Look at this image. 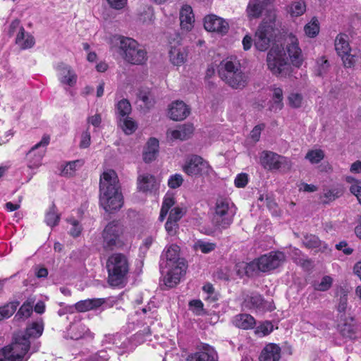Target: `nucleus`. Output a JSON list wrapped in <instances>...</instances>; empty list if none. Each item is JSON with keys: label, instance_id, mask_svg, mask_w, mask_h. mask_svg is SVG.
<instances>
[{"label": "nucleus", "instance_id": "12", "mask_svg": "<svg viewBox=\"0 0 361 361\" xmlns=\"http://www.w3.org/2000/svg\"><path fill=\"white\" fill-rule=\"evenodd\" d=\"M210 169L209 163L196 154L190 156L183 166V171L190 176L208 174Z\"/></svg>", "mask_w": 361, "mask_h": 361}, {"label": "nucleus", "instance_id": "57", "mask_svg": "<svg viewBox=\"0 0 361 361\" xmlns=\"http://www.w3.org/2000/svg\"><path fill=\"white\" fill-rule=\"evenodd\" d=\"M165 228L169 235L173 236L179 228L178 224L167 219L165 224Z\"/></svg>", "mask_w": 361, "mask_h": 361}, {"label": "nucleus", "instance_id": "63", "mask_svg": "<svg viewBox=\"0 0 361 361\" xmlns=\"http://www.w3.org/2000/svg\"><path fill=\"white\" fill-rule=\"evenodd\" d=\"M88 123L92 124L94 127H99L102 122L100 114H95L87 118Z\"/></svg>", "mask_w": 361, "mask_h": 361}, {"label": "nucleus", "instance_id": "15", "mask_svg": "<svg viewBox=\"0 0 361 361\" xmlns=\"http://www.w3.org/2000/svg\"><path fill=\"white\" fill-rule=\"evenodd\" d=\"M204 27L209 32L226 35L229 29L228 23L222 18L209 14L204 18Z\"/></svg>", "mask_w": 361, "mask_h": 361}, {"label": "nucleus", "instance_id": "22", "mask_svg": "<svg viewBox=\"0 0 361 361\" xmlns=\"http://www.w3.org/2000/svg\"><path fill=\"white\" fill-rule=\"evenodd\" d=\"M180 24L181 28L186 31L190 30L193 27L195 16L191 6L185 5L180 11Z\"/></svg>", "mask_w": 361, "mask_h": 361}, {"label": "nucleus", "instance_id": "31", "mask_svg": "<svg viewBox=\"0 0 361 361\" xmlns=\"http://www.w3.org/2000/svg\"><path fill=\"white\" fill-rule=\"evenodd\" d=\"M349 290L343 286H339L336 290V297H338V305L336 309L338 312L345 314L348 306V295Z\"/></svg>", "mask_w": 361, "mask_h": 361}, {"label": "nucleus", "instance_id": "27", "mask_svg": "<svg viewBox=\"0 0 361 361\" xmlns=\"http://www.w3.org/2000/svg\"><path fill=\"white\" fill-rule=\"evenodd\" d=\"M194 132V127L192 123L181 125L178 129L171 131V139L185 140L190 137Z\"/></svg>", "mask_w": 361, "mask_h": 361}, {"label": "nucleus", "instance_id": "34", "mask_svg": "<svg viewBox=\"0 0 361 361\" xmlns=\"http://www.w3.org/2000/svg\"><path fill=\"white\" fill-rule=\"evenodd\" d=\"M61 214L58 212L56 204L53 202L45 215V222L47 226L54 227L58 225Z\"/></svg>", "mask_w": 361, "mask_h": 361}, {"label": "nucleus", "instance_id": "60", "mask_svg": "<svg viewBox=\"0 0 361 361\" xmlns=\"http://www.w3.org/2000/svg\"><path fill=\"white\" fill-rule=\"evenodd\" d=\"M264 124L256 126L250 133V136L255 141H258L260 137L261 131L264 128Z\"/></svg>", "mask_w": 361, "mask_h": 361}, {"label": "nucleus", "instance_id": "56", "mask_svg": "<svg viewBox=\"0 0 361 361\" xmlns=\"http://www.w3.org/2000/svg\"><path fill=\"white\" fill-rule=\"evenodd\" d=\"M235 185L237 188H245L248 183V176L245 173L238 174L235 179Z\"/></svg>", "mask_w": 361, "mask_h": 361}, {"label": "nucleus", "instance_id": "1", "mask_svg": "<svg viewBox=\"0 0 361 361\" xmlns=\"http://www.w3.org/2000/svg\"><path fill=\"white\" fill-rule=\"evenodd\" d=\"M99 204L109 213L119 210L123 204V198L118 176L114 170L104 171L101 175Z\"/></svg>", "mask_w": 361, "mask_h": 361}, {"label": "nucleus", "instance_id": "46", "mask_svg": "<svg viewBox=\"0 0 361 361\" xmlns=\"http://www.w3.org/2000/svg\"><path fill=\"white\" fill-rule=\"evenodd\" d=\"M306 10V6L304 1H294L290 5V14L293 16H300L302 15Z\"/></svg>", "mask_w": 361, "mask_h": 361}, {"label": "nucleus", "instance_id": "55", "mask_svg": "<svg viewBox=\"0 0 361 361\" xmlns=\"http://www.w3.org/2000/svg\"><path fill=\"white\" fill-rule=\"evenodd\" d=\"M109 355L106 350H99L94 355H92L87 361H108Z\"/></svg>", "mask_w": 361, "mask_h": 361}, {"label": "nucleus", "instance_id": "37", "mask_svg": "<svg viewBox=\"0 0 361 361\" xmlns=\"http://www.w3.org/2000/svg\"><path fill=\"white\" fill-rule=\"evenodd\" d=\"M19 305V301H12L2 307H0V321L11 317Z\"/></svg>", "mask_w": 361, "mask_h": 361}, {"label": "nucleus", "instance_id": "25", "mask_svg": "<svg viewBox=\"0 0 361 361\" xmlns=\"http://www.w3.org/2000/svg\"><path fill=\"white\" fill-rule=\"evenodd\" d=\"M159 152V140L151 137L147 143V147L143 152V160L145 163H150L155 160Z\"/></svg>", "mask_w": 361, "mask_h": 361}, {"label": "nucleus", "instance_id": "17", "mask_svg": "<svg viewBox=\"0 0 361 361\" xmlns=\"http://www.w3.org/2000/svg\"><path fill=\"white\" fill-rule=\"evenodd\" d=\"M190 113V108L183 101L179 100L172 102L169 109V117L173 121L184 120Z\"/></svg>", "mask_w": 361, "mask_h": 361}, {"label": "nucleus", "instance_id": "7", "mask_svg": "<svg viewBox=\"0 0 361 361\" xmlns=\"http://www.w3.org/2000/svg\"><path fill=\"white\" fill-rule=\"evenodd\" d=\"M123 233V226L118 221L113 220L109 222L102 233L103 248L106 250H113L121 246V236Z\"/></svg>", "mask_w": 361, "mask_h": 361}, {"label": "nucleus", "instance_id": "5", "mask_svg": "<svg viewBox=\"0 0 361 361\" xmlns=\"http://www.w3.org/2000/svg\"><path fill=\"white\" fill-rule=\"evenodd\" d=\"M119 49L124 59L132 64H142L146 61V51L130 37H119Z\"/></svg>", "mask_w": 361, "mask_h": 361}, {"label": "nucleus", "instance_id": "53", "mask_svg": "<svg viewBox=\"0 0 361 361\" xmlns=\"http://www.w3.org/2000/svg\"><path fill=\"white\" fill-rule=\"evenodd\" d=\"M35 301V298H28L24 302V318H29L32 316Z\"/></svg>", "mask_w": 361, "mask_h": 361}, {"label": "nucleus", "instance_id": "38", "mask_svg": "<svg viewBox=\"0 0 361 361\" xmlns=\"http://www.w3.org/2000/svg\"><path fill=\"white\" fill-rule=\"evenodd\" d=\"M343 193L342 188H332L324 190L323 196L321 197L325 198L322 200L323 204H329V202L334 201L337 198L340 197Z\"/></svg>", "mask_w": 361, "mask_h": 361}, {"label": "nucleus", "instance_id": "61", "mask_svg": "<svg viewBox=\"0 0 361 361\" xmlns=\"http://www.w3.org/2000/svg\"><path fill=\"white\" fill-rule=\"evenodd\" d=\"M35 44L34 37L28 33L24 32V49L32 47Z\"/></svg>", "mask_w": 361, "mask_h": 361}, {"label": "nucleus", "instance_id": "42", "mask_svg": "<svg viewBox=\"0 0 361 361\" xmlns=\"http://www.w3.org/2000/svg\"><path fill=\"white\" fill-rule=\"evenodd\" d=\"M304 30L308 37H316L319 32L318 20L315 17L312 18L311 21L305 26Z\"/></svg>", "mask_w": 361, "mask_h": 361}, {"label": "nucleus", "instance_id": "50", "mask_svg": "<svg viewBox=\"0 0 361 361\" xmlns=\"http://www.w3.org/2000/svg\"><path fill=\"white\" fill-rule=\"evenodd\" d=\"M183 182V178L180 174L176 173L169 177L168 185L170 188L176 189L179 188Z\"/></svg>", "mask_w": 361, "mask_h": 361}, {"label": "nucleus", "instance_id": "36", "mask_svg": "<svg viewBox=\"0 0 361 361\" xmlns=\"http://www.w3.org/2000/svg\"><path fill=\"white\" fill-rule=\"evenodd\" d=\"M240 69L239 66L235 65L233 61H228L224 64V67H221L219 71V74L221 78L224 80L228 77L231 78V75H233Z\"/></svg>", "mask_w": 361, "mask_h": 361}, {"label": "nucleus", "instance_id": "47", "mask_svg": "<svg viewBox=\"0 0 361 361\" xmlns=\"http://www.w3.org/2000/svg\"><path fill=\"white\" fill-rule=\"evenodd\" d=\"M273 100L274 105L272 108L276 107V109H281L283 107V90L280 87H275L273 90Z\"/></svg>", "mask_w": 361, "mask_h": 361}, {"label": "nucleus", "instance_id": "58", "mask_svg": "<svg viewBox=\"0 0 361 361\" xmlns=\"http://www.w3.org/2000/svg\"><path fill=\"white\" fill-rule=\"evenodd\" d=\"M90 140H91L90 133L89 132L88 130H87L85 132H83L82 134L80 147L81 148L88 147L90 145Z\"/></svg>", "mask_w": 361, "mask_h": 361}, {"label": "nucleus", "instance_id": "26", "mask_svg": "<svg viewBox=\"0 0 361 361\" xmlns=\"http://www.w3.org/2000/svg\"><path fill=\"white\" fill-rule=\"evenodd\" d=\"M105 302L104 298H92L80 300L75 303V309L80 312L95 310L101 307Z\"/></svg>", "mask_w": 361, "mask_h": 361}, {"label": "nucleus", "instance_id": "23", "mask_svg": "<svg viewBox=\"0 0 361 361\" xmlns=\"http://www.w3.org/2000/svg\"><path fill=\"white\" fill-rule=\"evenodd\" d=\"M287 52L293 66L299 68L302 63V55L296 39H293L291 43L287 45Z\"/></svg>", "mask_w": 361, "mask_h": 361}, {"label": "nucleus", "instance_id": "64", "mask_svg": "<svg viewBox=\"0 0 361 361\" xmlns=\"http://www.w3.org/2000/svg\"><path fill=\"white\" fill-rule=\"evenodd\" d=\"M350 191L357 197V200L361 204V186L353 185L350 188Z\"/></svg>", "mask_w": 361, "mask_h": 361}, {"label": "nucleus", "instance_id": "30", "mask_svg": "<svg viewBox=\"0 0 361 361\" xmlns=\"http://www.w3.org/2000/svg\"><path fill=\"white\" fill-rule=\"evenodd\" d=\"M233 322L235 326L242 329H253L255 325L254 317L248 314H240L236 315Z\"/></svg>", "mask_w": 361, "mask_h": 361}, {"label": "nucleus", "instance_id": "28", "mask_svg": "<svg viewBox=\"0 0 361 361\" xmlns=\"http://www.w3.org/2000/svg\"><path fill=\"white\" fill-rule=\"evenodd\" d=\"M229 86L234 89H243L247 85V77L240 69L231 78L228 77L224 80Z\"/></svg>", "mask_w": 361, "mask_h": 361}, {"label": "nucleus", "instance_id": "39", "mask_svg": "<svg viewBox=\"0 0 361 361\" xmlns=\"http://www.w3.org/2000/svg\"><path fill=\"white\" fill-rule=\"evenodd\" d=\"M84 164V161L78 159L68 162L62 170V175L64 176H73L76 170L82 167Z\"/></svg>", "mask_w": 361, "mask_h": 361}, {"label": "nucleus", "instance_id": "41", "mask_svg": "<svg viewBox=\"0 0 361 361\" xmlns=\"http://www.w3.org/2000/svg\"><path fill=\"white\" fill-rule=\"evenodd\" d=\"M193 247L196 250H200L204 254H207L216 249V244L214 243L206 242L202 240H198L195 243Z\"/></svg>", "mask_w": 361, "mask_h": 361}, {"label": "nucleus", "instance_id": "18", "mask_svg": "<svg viewBox=\"0 0 361 361\" xmlns=\"http://www.w3.org/2000/svg\"><path fill=\"white\" fill-rule=\"evenodd\" d=\"M243 304L249 309H256L260 311L271 310L269 307H267V302L258 293H252L247 295L244 299Z\"/></svg>", "mask_w": 361, "mask_h": 361}, {"label": "nucleus", "instance_id": "29", "mask_svg": "<svg viewBox=\"0 0 361 361\" xmlns=\"http://www.w3.org/2000/svg\"><path fill=\"white\" fill-rule=\"evenodd\" d=\"M169 54L171 62L175 66H180L186 61L187 53L184 47H171Z\"/></svg>", "mask_w": 361, "mask_h": 361}, {"label": "nucleus", "instance_id": "54", "mask_svg": "<svg viewBox=\"0 0 361 361\" xmlns=\"http://www.w3.org/2000/svg\"><path fill=\"white\" fill-rule=\"evenodd\" d=\"M189 306L196 314H202L203 312V303L201 300H192L189 302Z\"/></svg>", "mask_w": 361, "mask_h": 361}, {"label": "nucleus", "instance_id": "43", "mask_svg": "<svg viewBox=\"0 0 361 361\" xmlns=\"http://www.w3.org/2000/svg\"><path fill=\"white\" fill-rule=\"evenodd\" d=\"M333 279L330 276H324L322 277L321 282L314 281L313 287L314 290L318 291H326L332 286Z\"/></svg>", "mask_w": 361, "mask_h": 361}, {"label": "nucleus", "instance_id": "48", "mask_svg": "<svg viewBox=\"0 0 361 361\" xmlns=\"http://www.w3.org/2000/svg\"><path fill=\"white\" fill-rule=\"evenodd\" d=\"M185 213V212L183 210V209L178 207H174L170 211L168 220L178 224V221L184 216Z\"/></svg>", "mask_w": 361, "mask_h": 361}, {"label": "nucleus", "instance_id": "16", "mask_svg": "<svg viewBox=\"0 0 361 361\" xmlns=\"http://www.w3.org/2000/svg\"><path fill=\"white\" fill-rule=\"evenodd\" d=\"M235 271L240 277H243L244 276L252 277L257 276L262 271V269L257 258L249 263L242 262L236 264Z\"/></svg>", "mask_w": 361, "mask_h": 361}, {"label": "nucleus", "instance_id": "24", "mask_svg": "<svg viewBox=\"0 0 361 361\" xmlns=\"http://www.w3.org/2000/svg\"><path fill=\"white\" fill-rule=\"evenodd\" d=\"M204 351L189 355L186 361H217V355L208 345L204 348Z\"/></svg>", "mask_w": 361, "mask_h": 361}, {"label": "nucleus", "instance_id": "11", "mask_svg": "<svg viewBox=\"0 0 361 361\" xmlns=\"http://www.w3.org/2000/svg\"><path fill=\"white\" fill-rule=\"evenodd\" d=\"M0 361H23V334H15L11 343L0 350Z\"/></svg>", "mask_w": 361, "mask_h": 361}, {"label": "nucleus", "instance_id": "6", "mask_svg": "<svg viewBox=\"0 0 361 361\" xmlns=\"http://www.w3.org/2000/svg\"><path fill=\"white\" fill-rule=\"evenodd\" d=\"M236 212V207L228 200H218L212 218L214 225L219 228L226 229L232 224Z\"/></svg>", "mask_w": 361, "mask_h": 361}, {"label": "nucleus", "instance_id": "52", "mask_svg": "<svg viewBox=\"0 0 361 361\" xmlns=\"http://www.w3.org/2000/svg\"><path fill=\"white\" fill-rule=\"evenodd\" d=\"M341 59L344 66L346 68L354 66L357 61V56L355 54H350V52L342 56Z\"/></svg>", "mask_w": 361, "mask_h": 361}, {"label": "nucleus", "instance_id": "20", "mask_svg": "<svg viewBox=\"0 0 361 361\" xmlns=\"http://www.w3.org/2000/svg\"><path fill=\"white\" fill-rule=\"evenodd\" d=\"M57 69L61 75V82L73 87L77 81V75L71 68V66L65 64L60 63L57 66Z\"/></svg>", "mask_w": 361, "mask_h": 361}, {"label": "nucleus", "instance_id": "35", "mask_svg": "<svg viewBox=\"0 0 361 361\" xmlns=\"http://www.w3.org/2000/svg\"><path fill=\"white\" fill-rule=\"evenodd\" d=\"M132 110L131 104L127 99L119 101L116 106V114L118 119L128 116Z\"/></svg>", "mask_w": 361, "mask_h": 361}, {"label": "nucleus", "instance_id": "4", "mask_svg": "<svg viewBox=\"0 0 361 361\" xmlns=\"http://www.w3.org/2000/svg\"><path fill=\"white\" fill-rule=\"evenodd\" d=\"M276 15L271 13L267 19H264L259 25L255 35L254 44L260 51H266L274 38Z\"/></svg>", "mask_w": 361, "mask_h": 361}, {"label": "nucleus", "instance_id": "8", "mask_svg": "<svg viewBox=\"0 0 361 361\" xmlns=\"http://www.w3.org/2000/svg\"><path fill=\"white\" fill-rule=\"evenodd\" d=\"M267 63L273 74H283L288 66L284 49L279 45L273 46L267 53Z\"/></svg>", "mask_w": 361, "mask_h": 361}, {"label": "nucleus", "instance_id": "9", "mask_svg": "<svg viewBox=\"0 0 361 361\" xmlns=\"http://www.w3.org/2000/svg\"><path fill=\"white\" fill-rule=\"evenodd\" d=\"M43 330L44 322L42 318L27 324L24 330V358L30 350L34 353L38 350V345L33 343V341L42 336Z\"/></svg>", "mask_w": 361, "mask_h": 361}, {"label": "nucleus", "instance_id": "45", "mask_svg": "<svg viewBox=\"0 0 361 361\" xmlns=\"http://www.w3.org/2000/svg\"><path fill=\"white\" fill-rule=\"evenodd\" d=\"M302 243L308 248H317L321 245V240L314 235H305Z\"/></svg>", "mask_w": 361, "mask_h": 361}, {"label": "nucleus", "instance_id": "19", "mask_svg": "<svg viewBox=\"0 0 361 361\" xmlns=\"http://www.w3.org/2000/svg\"><path fill=\"white\" fill-rule=\"evenodd\" d=\"M281 358V348L275 343L267 345L261 352L259 361H279Z\"/></svg>", "mask_w": 361, "mask_h": 361}, {"label": "nucleus", "instance_id": "59", "mask_svg": "<svg viewBox=\"0 0 361 361\" xmlns=\"http://www.w3.org/2000/svg\"><path fill=\"white\" fill-rule=\"evenodd\" d=\"M175 203V198L173 196H166L162 202L161 209L169 212Z\"/></svg>", "mask_w": 361, "mask_h": 361}, {"label": "nucleus", "instance_id": "33", "mask_svg": "<svg viewBox=\"0 0 361 361\" xmlns=\"http://www.w3.org/2000/svg\"><path fill=\"white\" fill-rule=\"evenodd\" d=\"M347 38L346 35L339 34L335 39V49L341 57L351 51Z\"/></svg>", "mask_w": 361, "mask_h": 361}, {"label": "nucleus", "instance_id": "32", "mask_svg": "<svg viewBox=\"0 0 361 361\" xmlns=\"http://www.w3.org/2000/svg\"><path fill=\"white\" fill-rule=\"evenodd\" d=\"M267 3L263 0H250L247 12L250 18H259L263 10L265 8Z\"/></svg>", "mask_w": 361, "mask_h": 361}, {"label": "nucleus", "instance_id": "2", "mask_svg": "<svg viewBox=\"0 0 361 361\" xmlns=\"http://www.w3.org/2000/svg\"><path fill=\"white\" fill-rule=\"evenodd\" d=\"M179 252L178 245H171L166 250H164L161 256L160 271L162 275L166 273L164 283L170 288L180 282V277L185 274L188 267L185 259L180 257Z\"/></svg>", "mask_w": 361, "mask_h": 361}, {"label": "nucleus", "instance_id": "49", "mask_svg": "<svg viewBox=\"0 0 361 361\" xmlns=\"http://www.w3.org/2000/svg\"><path fill=\"white\" fill-rule=\"evenodd\" d=\"M329 68V63L327 60L321 59L317 61V68L316 69V75L319 77H323L328 72Z\"/></svg>", "mask_w": 361, "mask_h": 361}, {"label": "nucleus", "instance_id": "21", "mask_svg": "<svg viewBox=\"0 0 361 361\" xmlns=\"http://www.w3.org/2000/svg\"><path fill=\"white\" fill-rule=\"evenodd\" d=\"M137 188L143 192H152L158 188V183L154 176L143 174L137 178Z\"/></svg>", "mask_w": 361, "mask_h": 361}, {"label": "nucleus", "instance_id": "62", "mask_svg": "<svg viewBox=\"0 0 361 361\" xmlns=\"http://www.w3.org/2000/svg\"><path fill=\"white\" fill-rule=\"evenodd\" d=\"M348 243L343 240L336 245V248L338 250H342L345 255H349L353 253V250L350 247H348Z\"/></svg>", "mask_w": 361, "mask_h": 361}, {"label": "nucleus", "instance_id": "14", "mask_svg": "<svg viewBox=\"0 0 361 361\" xmlns=\"http://www.w3.org/2000/svg\"><path fill=\"white\" fill-rule=\"evenodd\" d=\"M262 272L269 271L280 267L286 260L284 252L271 251L258 258Z\"/></svg>", "mask_w": 361, "mask_h": 361}, {"label": "nucleus", "instance_id": "3", "mask_svg": "<svg viewBox=\"0 0 361 361\" xmlns=\"http://www.w3.org/2000/svg\"><path fill=\"white\" fill-rule=\"evenodd\" d=\"M108 283L111 286H119L125 282L129 271L127 257L121 253L112 254L106 262Z\"/></svg>", "mask_w": 361, "mask_h": 361}, {"label": "nucleus", "instance_id": "51", "mask_svg": "<svg viewBox=\"0 0 361 361\" xmlns=\"http://www.w3.org/2000/svg\"><path fill=\"white\" fill-rule=\"evenodd\" d=\"M288 104L293 108H299L301 106L302 97L298 93H291L288 97Z\"/></svg>", "mask_w": 361, "mask_h": 361}, {"label": "nucleus", "instance_id": "40", "mask_svg": "<svg viewBox=\"0 0 361 361\" xmlns=\"http://www.w3.org/2000/svg\"><path fill=\"white\" fill-rule=\"evenodd\" d=\"M118 122L121 128L123 129L125 133L128 135L132 134L137 129L136 123L128 116L118 119Z\"/></svg>", "mask_w": 361, "mask_h": 361}, {"label": "nucleus", "instance_id": "13", "mask_svg": "<svg viewBox=\"0 0 361 361\" xmlns=\"http://www.w3.org/2000/svg\"><path fill=\"white\" fill-rule=\"evenodd\" d=\"M49 135H44L41 141L32 147L27 153V168L29 169H35L41 165L42 157L44 154V149H40L38 152L36 151L41 147H46L49 143Z\"/></svg>", "mask_w": 361, "mask_h": 361}, {"label": "nucleus", "instance_id": "10", "mask_svg": "<svg viewBox=\"0 0 361 361\" xmlns=\"http://www.w3.org/2000/svg\"><path fill=\"white\" fill-rule=\"evenodd\" d=\"M260 164L268 170L288 171L291 168L289 159L283 156L270 151H264L260 157Z\"/></svg>", "mask_w": 361, "mask_h": 361}, {"label": "nucleus", "instance_id": "44", "mask_svg": "<svg viewBox=\"0 0 361 361\" xmlns=\"http://www.w3.org/2000/svg\"><path fill=\"white\" fill-rule=\"evenodd\" d=\"M324 157V153L322 149L310 150L305 156L312 164L319 163Z\"/></svg>", "mask_w": 361, "mask_h": 361}]
</instances>
